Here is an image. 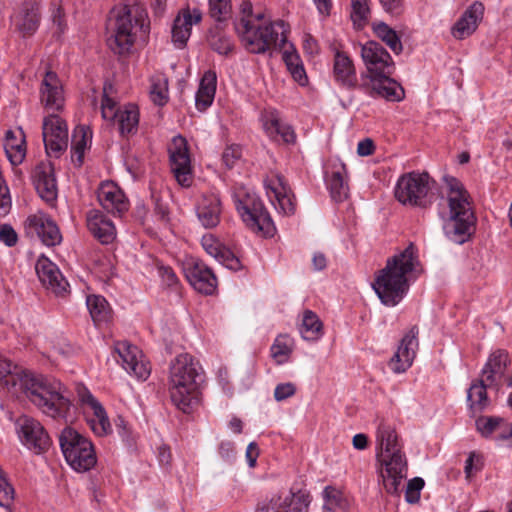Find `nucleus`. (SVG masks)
I'll use <instances>...</instances> for the list:
<instances>
[{
	"label": "nucleus",
	"instance_id": "obj_1",
	"mask_svg": "<svg viewBox=\"0 0 512 512\" xmlns=\"http://www.w3.org/2000/svg\"><path fill=\"white\" fill-rule=\"evenodd\" d=\"M0 381L10 386L14 393L19 387L32 404L52 418L65 417L69 411L67 390L58 380L34 375L3 359L0 360Z\"/></svg>",
	"mask_w": 512,
	"mask_h": 512
},
{
	"label": "nucleus",
	"instance_id": "obj_2",
	"mask_svg": "<svg viewBox=\"0 0 512 512\" xmlns=\"http://www.w3.org/2000/svg\"><path fill=\"white\" fill-rule=\"evenodd\" d=\"M361 58L367 72L361 74L359 89L371 97L388 101H400L404 98V89L391 76L395 64L391 55L376 41H368L361 46Z\"/></svg>",
	"mask_w": 512,
	"mask_h": 512
},
{
	"label": "nucleus",
	"instance_id": "obj_3",
	"mask_svg": "<svg viewBox=\"0 0 512 512\" xmlns=\"http://www.w3.org/2000/svg\"><path fill=\"white\" fill-rule=\"evenodd\" d=\"M421 272L416 248L410 243L403 251L387 259L372 286L384 305L395 306L408 292L410 279Z\"/></svg>",
	"mask_w": 512,
	"mask_h": 512
},
{
	"label": "nucleus",
	"instance_id": "obj_4",
	"mask_svg": "<svg viewBox=\"0 0 512 512\" xmlns=\"http://www.w3.org/2000/svg\"><path fill=\"white\" fill-rule=\"evenodd\" d=\"M40 100L47 116L43 119L42 135L48 155L58 158L68 146V128L58 113L64 108L65 98L61 82L55 72L47 71L42 80Z\"/></svg>",
	"mask_w": 512,
	"mask_h": 512
},
{
	"label": "nucleus",
	"instance_id": "obj_5",
	"mask_svg": "<svg viewBox=\"0 0 512 512\" xmlns=\"http://www.w3.org/2000/svg\"><path fill=\"white\" fill-rule=\"evenodd\" d=\"M234 28L244 47L254 54L282 48L287 41L284 22H264V13H254L249 0H243L240 4V17L234 23Z\"/></svg>",
	"mask_w": 512,
	"mask_h": 512
},
{
	"label": "nucleus",
	"instance_id": "obj_6",
	"mask_svg": "<svg viewBox=\"0 0 512 512\" xmlns=\"http://www.w3.org/2000/svg\"><path fill=\"white\" fill-rule=\"evenodd\" d=\"M377 460L381 463L380 476L385 490L390 494L399 492L406 478L407 460L401 451L395 426L382 419L376 433Z\"/></svg>",
	"mask_w": 512,
	"mask_h": 512
},
{
	"label": "nucleus",
	"instance_id": "obj_7",
	"mask_svg": "<svg viewBox=\"0 0 512 512\" xmlns=\"http://www.w3.org/2000/svg\"><path fill=\"white\" fill-rule=\"evenodd\" d=\"M149 29L148 15L142 6L116 7L111 11L107 23V30L110 33L107 44L114 53L125 54L133 47L137 32L147 36Z\"/></svg>",
	"mask_w": 512,
	"mask_h": 512
},
{
	"label": "nucleus",
	"instance_id": "obj_8",
	"mask_svg": "<svg viewBox=\"0 0 512 512\" xmlns=\"http://www.w3.org/2000/svg\"><path fill=\"white\" fill-rule=\"evenodd\" d=\"M449 216L444 224L447 238L457 244H462L471 234L476 217L472 209L470 195L463 184L452 176H444Z\"/></svg>",
	"mask_w": 512,
	"mask_h": 512
},
{
	"label": "nucleus",
	"instance_id": "obj_9",
	"mask_svg": "<svg viewBox=\"0 0 512 512\" xmlns=\"http://www.w3.org/2000/svg\"><path fill=\"white\" fill-rule=\"evenodd\" d=\"M198 377V363L191 355L180 354L171 362L170 398L172 403L184 413H190L199 404Z\"/></svg>",
	"mask_w": 512,
	"mask_h": 512
},
{
	"label": "nucleus",
	"instance_id": "obj_10",
	"mask_svg": "<svg viewBox=\"0 0 512 512\" xmlns=\"http://www.w3.org/2000/svg\"><path fill=\"white\" fill-rule=\"evenodd\" d=\"M59 442L67 463L78 472L93 468L97 462L92 442L71 427L59 435Z\"/></svg>",
	"mask_w": 512,
	"mask_h": 512
},
{
	"label": "nucleus",
	"instance_id": "obj_11",
	"mask_svg": "<svg viewBox=\"0 0 512 512\" xmlns=\"http://www.w3.org/2000/svg\"><path fill=\"white\" fill-rule=\"evenodd\" d=\"M234 202L243 222L254 232L273 236L275 227L262 201L249 192L239 191L234 195Z\"/></svg>",
	"mask_w": 512,
	"mask_h": 512
},
{
	"label": "nucleus",
	"instance_id": "obj_12",
	"mask_svg": "<svg viewBox=\"0 0 512 512\" xmlns=\"http://www.w3.org/2000/svg\"><path fill=\"white\" fill-rule=\"evenodd\" d=\"M428 173L411 172L399 178L395 189V197L403 204L425 207L430 190Z\"/></svg>",
	"mask_w": 512,
	"mask_h": 512
},
{
	"label": "nucleus",
	"instance_id": "obj_13",
	"mask_svg": "<svg viewBox=\"0 0 512 512\" xmlns=\"http://www.w3.org/2000/svg\"><path fill=\"white\" fill-rule=\"evenodd\" d=\"M309 497L301 491H280L258 502L255 512H308Z\"/></svg>",
	"mask_w": 512,
	"mask_h": 512
},
{
	"label": "nucleus",
	"instance_id": "obj_14",
	"mask_svg": "<svg viewBox=\"0 0 512 512\" xmlns=\"http://www.w3.org/2000/svg\"><path fill=\"white\" fill-rule=\"evenodd\" d=\"M168 151L171 171L173 172L175 179L182 187L191 186L192 169L186 139L181 135L173 137Z\"/></svg>",
	"mask_w": 512,
	"mask_h": 512
},
{
	"label": "nucleus",
	"instance_id": "obj_15",
	"mask_svg": "<svg viewBox=\"0 0 512 512\" xmlns=\"http://www.w3.org/2000/svg\"><path fill=\"white\" fill-rule=\"evenodd\" d=\"M16 426L22 442L30 450L36 453L48 450L51 440L39 421L24 415L18 418Z\"/></svg>",
	"mask_w": 512,
	"mask_h": 512
},
{
	"label": "nucleus",
	"instance_id": "obj_16",
	"mask_svg": "<svg viewBox=\"0 0 512 512\" xmlns=\"http://www.w3.org/2000/svg\"><path fill=\"white\" fill-rule=\"evenodd\" d=\"M418 333V328L413 326L402 338L397 351L388 362L394 373H403L412 365L419 346Z\"/></svg>",
	"mask_w": 512,
	"mask_h": 512
},
{
	"label": "nucleus",
	"instance_id": "obj_17",
	"mask_svg": "<svg viewBox=\"0 0 512 512\" xmlns=\"http://www.w3.org/2000/svg\"><path fill=\"white\" fill-rule=\"evenodd\" d=\"M115 352L119 355L123 368L137 378L145 380L150 374V367L144 361L142 352L137 346L126 341L115 344Z\"/></svg>",
	"mask_w": 512,
	"mask_h": 512
},
{
	"label": "nucleus",
	"instance_id": "obj_18",
	"mask_svg": "<svg viewBox=\"0 0 512 512\" xmlns=\"http://www.w3.org/2000/svg\"><path fill=\"white\" fill-rule=\"evenodd\" d=\"M35 270L43 286L56 296H65L68 293V282L58 267L46 257H40Z\"/></svg>",
	"mask_w": 512,
	"mask_h": 512
},
{
	"label": "nucleus",
	"instance_id": "obj_19",
	"mask_svg": "<svg viewBox=\"0 0 512 512\" xmlns=\"http://www.w3.org/2000/svg\"><path fill=\"white\" fill-rule=\"evenodd\" d=\"M25 228L28 234H36L46 246L58 245L62 240L56 223L43 213L30 215L25 222Z\"/></svg>",
	"mask_w": 512,
	"mask_h": 512
},
{
	"label": "nucleus",
	"instance_id": "obj_20",
	"mask_svg": "<svg viewBox=\"0 0 512 512\" xmlns=\"http://www.w3.org/2000/svg\"><path fill=\"white\" fill-rule=\"evenodd\" d=\"M97 198L100 205L107 212L121 216L128 211L129 202L123 191L112 181L100 184L97 191Z\"/></svg>",
	"mask_w": 512,
	"mask_h": 512
},
{
	"label": "nucleus",
	"instance_id": "obj_21",
	"mask_svg": "<svg viewBox=\"0 0 512 512\" xmlns=\"http://www.w3.org/2000/svg\"><path fill=\"white\" fill-rule=\"evenodd\" d=\"M333 78L341 87L354 90L359 89L356 68L353 60L346 52L335 49L333 57Z\"/></svg>",
	"mask_w": 512,
	"mask_h": 512
},
{
	"label": "nucleus",
	"instance_id": "obj_22",
	"mask_svg": "<svg viewBox=\"0 0 512 512\" xmlns=\"http://www.w3.org/2000/svg\"><path fill=\"white\" fill-rule=\"evenodd\" d=\"M510 364V358L505 350H496L490 354L486 364L481 371V379L486 385L494 386L496 390L502 384L505 373Z\"/></svg>",
	"mask_w": 512,
	"mask_h": 512
},
{
	"label": "nucleus",
	"instance_id": "obj_23",
	"mask_svg": "<svg viewBox=\"0 0 512 512\" xmlns=\"http://www.w3.org/2000/svg\"><path fill=\"white\" fill-rule=\"evenodd\" d=\"M267 189H269L277 202V209L284 215H292L296 211L295 196L288 186L284 176L279 173L265 181Z\"/></svg>",
	"mask_w": 512,
	"mask_h": 512
},
{
	"label": "nucleus",
	"instance_id": "obj_24",
	"mask_svg": "<svg viewBox=\"0 0 512 512\" xmlns=\"http://www.w3.org/2000/svg\"><path fill=\"white\" fill-rule=\"evenodd\" d=\"M186 277L195 290L207 295L217 287V278L212 270L203 262H193L186 270Z\"/></svg>",
	"mask_w": 512,
	"mask_h": 512
},
{
	"label": "nucleus",
	"instance_id": "obj_25",
	"mask_svg": "<svg viewBox=\"0 0 512 512\" xmlns=\"http://www.w3.org/2000/svg\"><path fill=\"white\" fill-rule=\"evenodd\" d=\"M202 14L200 10L194 9H183L177 17L174 19L172 26V41L178 48H183L190 35L193 24H197L201 21Z\"/></svg>",
	"mask_w": 512,
	"mask_h": 512
},
{
	"label": "nucleus",
	"instance_id": "obj_26",
	"mask_svg": "<svg viewBox=\"0 0 512 512\" xmlns=\"http://www.w3.org/2000/svg\"><path fill=\"white\" fill-rule=\"evenodd\" d=\"M483 14V4L478 1L472 3L453 26V36L457 39H464L470 36L477 29Z\"/></svg>",
	"mask_w": 512,
	"mask_h": 512
},
{
	"label": "nucleus",
	"instance_id": "obj_27",
	"mask_svg": "<svg viewBox=\"0 0 512 512\" xmlns=\"http://www.w3.org/2000/svg\"><path fill=\"white\" fill-rule=\"evenodd\" d=\"M204 250L219 263L232 271H238L242 265L240 260L227 247L222 245L212 234H206L201 239Z\"/></svg>",
	"mask_w": 512,
	"mask_h": 512
},
{
	"label": "nucleus",
	"instance_id": "obj_28",
	"mask_svg": "<svg viewBox=\"0 0 512 512\" xmlns=\"http://www.w3.org/2000/svg\"><path fill=\"white\" fill-rule=\"evenodd\" d=\"M34 185L39 196L46 202H52L57 197L56 180L50 163L36 166L33 174Z\"/></svg>",
	"mask_w": 512,
	"mask_h": 512
},
{
	"label": "nucleus",
	"instance_id": "obj_29",
	"mask_svg": "<svg viewBox=\"0 0 512 512\" xmlns=\"http://www.w3.org/2000/svg\"><path fill=\"white\" fill-rule=\"evenodd\" d=\"M263 128L273 140H282L285 143L295 141V133L291 126L282 122L276 110L265 111L262 114Z\"/></svg>",
	"mask_w": 512,
	"mask_h": 512
},
{
	"label": "nucleus",
	"instance_id": "obj_30",
	"mask_svg": "<svg viewBox=\"0 0 512 512\" xmlns=\"http://www.w3.org/2000/svg\"><path fill=\"white\" fill-rule=\"evenodd\" d=\"M87 227L102 244H109L116 237L114 224L98 210H92L87 214Z\"/></svg>",
	"mask_w": 512,
	"mask_h": 512
},
{
	"label": "nucleus",
	"instance_id": "obj_31",
	"mask_svg": "<svg viewBox=\"0 0 512 512\" xmlns=\"http://www.w3.org/2000/svg\"><path fill=\"white\" fill-rule=\"evenodd\" d=\"M221 202L216 194L203 195L197 205V216L205 228L216 227L220 222Z\"/></svg>",
	"mask_w": 512,
	"mask_h": 512
},
{
	"label": "nucleus",
	"instance_id": "obj_32",
	"mask_svg": "<svg viewBox=\"0 0 512 512\" xmlns=\"http://www.w3.org/2000/svg\"><path fill=\"white\" fill-rule=\"evenodd\" d=\"M327 185L335 202H343L348 198L349 185L345 164L339 163L333 166L332 171L327 175Z\"/></svg>",
	"mask_w": 512,
	"mask_h": 512
},
{
	"label": "nucleus",
	"instance_id": "obj_33",
	"mask_svg": "<svg viewBox=\"0 0 512 512\" xmlns=\"http://www.w3.org/2000/svg\"><path fill=\"white\" fill-rule=\"evenodd\" d=\"M217 84V75L213 70H208L201 78L199 89L196 93V107L200 111L206 110L213 102Z\"/></svg>",
	"mask_w": 512,
	"mask_h": 512
},
{
	"label": "nucleus",
	"instance_id": "obj_34",
	"mask_svg": "<svg viewBox=\"0 0 512 512\" xmlns=\"http://www.w3.org/2000/svg\"><path fill=\"white\" fill-rule=\"evenodd\" d=\"M40 23L39 8L36 3L23 4L20 14L17 16L16 26L24 35H32Z\"/></svg>",
	"mask_w": 512,
	"mask_h": 512
},
{
	"label": "nucleus",
	"instance_id": "obj_35",
	"mask_svg": "<svg viewBox=\"0 0 512 512\" xmlns=\"http://www.w3.org/2000/svg\"><path fill=\"white\" fill-rule=\"evenodd\" d=\"M488 388H494V386L486 385V382L481 378L473 382L469 387L467 391V401L473 413L482 412L489 406L490 400L487 395Z\"/></svg>",
	"mask_w": 512,
	"mask_h": 512
},
{
	"label": "nucleus",
	"instance_id": "obj_36",
	"mask_svg": "<svg viewBox=\"0 0 512 512\" xmlns=\"http://www.w3.org/2000/svg\"><path fill=\"white\" fill-rule=\"evenodd\" d=\"M86 304L96 325L106 323L111 319V308L107 300L100 295H89Z\"/></svg>",
	"mask_w": 512,
	"mask_h": 512
},
{
	"label": "nucleus",
	"instance_id": "obj_37",
	"mask_svg": "<svg viewBox=\"0 0 512 512\" xmlns=\"http://www.w3.org/2000/svg\"><path fill=\"white\" fill-rule=\"evenodd\" d=\"M4 149L9 161L13 165L22 163L26 155L24 136L21 135V137L17 139L11 130L7 131Z\"/></svg>",
	"mask_w": 512,
	"mask_h": 512
},
{
	"label": "nucleus",
	"instance_id": "obj_38",
	"mask_svg": "<svg viewBox=\"0 0 512 512\" xmlns=\"http://www.w3.org/2000/svg\"><path fill=\"white\" fill-rule=\"evenodd\" d=\"M373 31L375 35L381 39L395 54H400L402 52L403 45L400 36L386 23H374Z\"/></svg>",
	"mask_w": 512,
	"mask_h": 512
},
{
	"label": "nucleus",
	"instance_id": "obj_39",
	"mask_svg": "<svg viewBox=\"0 0 512 512\" xmlns=\"http://www.w3.org/2000/svg\"><path fill=\"white\" fill-rule=\"evenodd\" d=\"M139 122V112L135 105L125 106L118 114L117 124L121 135L136 132Z\"/></svg>",
	"mask_w": 512,
	"mask_h": 512
},
{
	"label": "nucleus",
	"instance_id": "obj_40",
	"mask_svg": "<svg viewBox=\"0 0 512 512\" xmlns=\"http://www.w3.org/2000/svg\"><path fill=\"white\" fill-rule=\"evenodd\" d=\"M207 41L212 50L221 55H228L233 51V42L221 29H210Z\"/></svg>",
	"mask_w": 512,
	"mask_h": 512
},
{
	"label": "nucleus",
	"instance_id": "obj_41",
	"mask_svg": "<svg viewBox=\"0 0 512 512\" xmlns=\"http://www.w3.org/2000/svg\"><path fill=\"white\" fill-rule=\"evenodd\" d=\"M283 60L293 79L301 86L306 85L308 78L299 55L295 51H285Z\"/></svg>",
	"mask_w": 512,
	"mask_h": 512
},
{
	"label": "nucleus",
	"instance_id": "obj_42",
	"mask_svg": "<svg viewBox=\"0 0 512 512\" xmlns=\"http://www.w3.org/2000/svg\"><path fill=\"white\" fill-rule=\"evenodd\" d=\"M324 509L330 512H348V501L336 488L327 486L323 491Z\"/></svg>",
	"mask_w": 512,
	"mask_h": 512
},
{
	"label": "nucleus",
	"instance_id": "obj_43",
	"mask_svg": "<svg viewBox=\"0 0 512 512\" xmlns=\"http://www.w3.org/2000/svg\"><path fill=\"white\" fill-rule=\"evenodd\" d=\"M88 132L84 126H79L74 130L72 136V161L81 166L84 159V152L87 147Z\"/></svg>",
	"mask_w": 512,
	"mask_h": 512
},
{
	"label": "nucleus",
	"instance_id": "obj_44",
	"mask_svg": "<svg viewBox=\"0 0 512 512\" xmlns=\"http://www.w3.org/2000/svg\"><path fill=\"white\" fill-rule=\"evenodd\" d=\"M321 331L322 322L318 316L310 310L305 311L300 330L302 337L306 340H316L321 335Z\"/></svg>",
	"mask_w": 512,
	"mask_h": 512
},
{
	"label": "nucleus",
	"instance_id": "obj_45",
	"mask_svg": "<svg viewBox=\"0 0 512 512\" xmlns=\"http://www.w3.org/2000/svg\"><path fill=\"white\" fill-rule=\"evenodd\" d=\"M271 356L277 364H282L293 351V340L288 335H279L271 346Z\"/></svg>",
	"mask_w": 512,
	"mask_h": 512
},
{
	"label": "nucleus",
	"instance_id": "obj_46",
	"mask_svg": "<svg viewBox=\"0 0 512 512\" xmlns=\"http://www.w3.org/2000/svg\"><path fill=\"white\" fill-rule=\"evenodd\" d=\"M92 411L93 416L89 419V423L94 433L99 436L108 434L111 431V424L103 406L100 404Z\"/></svg>",
	"mask_w": 512,
	"mask_h": 512
},
{
	"label": "nucleus",
	"instance_id": "obj_47",
	"mask_svg": "<svg viewBox=\"0 0 512 512\" xmlns=\"http://www.w3.org/2000/svg\"><path fill=\"white\" fill-rule=\"evenodd\" d=\"M369 0H351V19L358 28H362L370 14V9L368 6Z\"/></svg>",
	"mask_w": 512,
	"mask_h": 512
},
{
	"label": "nucleus",
	"instance_id": "obj_48",
	"mask_svg": "<svg viewBox=\"0 0 512 512\" xmlns=\"http://www.w3.org/2000/svg\"><path fill=\"white\" fill-rule=\"evenodd\" d=\"M209 13L219 22L226 20L231 13L230 0H209Z\"/></svg>",
	"mask_w": 512,
	"mask_h": 512
},
{
	"label": "nucleus",
	"instance_id": "obj_49",
	"mask_svg": "<svg viewBox=\"0 0 512 512\" xmlns=\"http://www.w3.org/2000/svg\"><path fill=\"white\" fill-rule=\"evenodd\" d=\"M150 97L154 104L163 106L168 100L166 80L153 81L150 89Z\"/></svg>",
	"mask_w": 512,
	"mask_h": 512
},
{
	"label": "nucleus",
	"instance_id": "obj_50",
	"mask_svg": "<svg viewBox=\"0 0 512 512\" xmlns=\"http://www.w3.org/2000/svg\"><path fill=\"white\" fill-rule=\"evenodd\" d=\"M502 421L500 417H479L476 420V428L483 436L488 437Z\"/></svg>",
	"mask_w": 512,
	"mask_h": 512
},
{
	"label": "nucleus",
	"instance_id": "obj_51",
	"mask_svg": "<svg viewBox=\"0 0 512 512\" xmlns=\"http://www.w3.org/2000/svg\"><path fill=\"white\" fill-rule=\"evenodd\" d=\"M122 109H116V102L108 97L107 88L104 87V95L101 104L102 117L105 120H114L117 122L118 114Z\"/></svg>",
	"mask_w": 512,
	"mask_h": 512
},
{
	"label": "nucleus",
	"instance_id": "obj_52",
	"mask_svg": "<svg viewBox=\"0 0 512 512\" xmlns=\"http://www.w3.org/2000/svg\"><path fill=\"white\" fill-rule=\"evenodd\" d=\"M242 150L239 145H230L228 146L223 154H222V160L223 163L227 168H232L236 161H238L241 158Z\"/></svg>",
	"mask_w": 512,
	"mask_h": 512
},
{
	"label": "nucleus",
	"instance_id": "obj_53",
	"mask_svg": "<svg viewBox=\"0 0 512 512\" xmlns=\"http://www.w3.org/2000/svg\"><path fill=\"white\" fill-rule=\"evenodd\" d=\"M0 241L8 247H13L17 244L18 235L13 227L9 224H3L0 227Z\"/></svg>",
	"mask_w": 512,
	"mask_h": 512
},
{
	"label": "nucleus",
	"instance_id": "obj_54",
	"mask_svg": "<svg viewBox=\"0 0 512 512\" xmlns=\"http://www.w3.org/2000/svg\"><path fill=\"white\" fill-rule=\"evenodd\" d=\"M296 392V386L291 383H281L278 384L274 390V398L277 401H283L291 396H293Z\"/></svg>",
	"mask_w": 512,
	"mask_h": 512
},
{
	"label": "nucleus",
	"instance_id": "obj_55",
	"mask_svg": "<svg viewBox=\"0 0 512 512\" xmlns=\"http://www.w3.org/2000/svg\"><path fill=\"white\" fill-rule=\"evenodd\" d=\"M158 271L163 283L166 286L172 287L177 284L178 279L172 268L168 266H159Z\"/></svg>",
	"mask_w": 512,
	"mask_h": 512
},
{
	"label": "nucleus",
	"instance_id": "obj_56",
	"mask_svg": "<svg viewBox=\"0 0 512 512\" xmlns=\"http://www.w3.org/2000/svg\"><path fill=\"white\" fill-rule=\"evenodd\" d=\"M11 199L9 190L3 181L0 179V214H6L10 208Z\"/></svg>",
	"mask_w": 512,
	"mask_h": 512
},
{
	"label": "nucleus",
	"instance_id": "obj_57",
	"mask_svg": "<svg viewBox=\"0 0 512 512\" xmlns=\"http://www.w3.org/2000/svg\"><path fill=\"white\" fill-rule=\"evenodd\" d=\"M375 150L374 143L371 139L366 138L358 143L357 153L360 156H369L373 154Z\"/></svg>",
	"mask_w": 512,
	"mask_h": 512
},
{
	"label": "nucleus",
	"instance_id": "obj_58",
	"mask_svg": "<svg viewBox=\"0 0 512 512\" xmlns=\"http://www.w3.org/2000/svg\"><path fill=\"white\" fill-rule=\"evenodd\" d=\"M78 394L81 402L83 404L88 405L91 408V410L94 409L96 406L100 405V403L86 388L83 387L79 389Z\"/></svg>",
	"mask_w": 512,
	"mask_h": 512
},
{
	"label": "nucleus",
	"instance_id": "obj_59",
	"mask_svg": "<svg viewBox=\"0 0 512 512\" xmlns=\"http://www.w3.org/2000/svg\"><path fill=\"white\" fill-rule=\"evenodd\" d=\"M259 456V449L255 442H251L246 449V459L250 467H254Z\"/></svg>",
	"mask_w": 512,
	"mask_h": 512
},
{
	"label": "nucleus",
	"instance_id": "obj_60",
	"mask_svg": "<svg viewBox=\"0 0 512 512\" xmlns=\"http://www.w3.org/2000/svg\"><path fill=\"white\" fill-rule=\"evenodd\" d=\"M383 8L390 13L399 14L403 0H379Z\"/></svg>",
	"mask_w": 512,
	"mask_h": 512
},
{
	"label": "nucleus",
	"instance_id": "obj_61",
	"mask_svg": "<svg viewBox=\"0 0 512 512\" xmlns=\"http://www.w3.org/2000/svg\"><path fill=\"white\" fill-rule=\"evenodd\" d=\"M219 453L220 455L225 458L229 459L234 454V445L231 442H223L219 446Z\"/></svg>",
	"mask_w": 512,
	"mask_h": 512
},
{
	"label": "nucleus",
	"instance_id": "obj_62",
	"mask_svg": "<svg viewBox=\"0 0 512 512\" xmlns=\"http://www.w3.org/2000/svg\"><path fill=\"white\" fill-rule=\"evenodd\" d=\"M303 45L305 51L311 55L318 52L317 42L310 35L305 37Z\"/></svg>",
	"mask_w": 512,
	"mask_h": 512
},
{
	"label": "nucleus",
	"instance_id": "obj_63",
	"mask_svg": "<svg viewBox=\"0 0 512 512\" xmlns=\"http://www.w3.org/2000/svg\"><path fill=\"white\" fill-rule=\"evenodd\" d=\"M368 445V438L365 434H356L354 437H353V446L354 448L358 449V450H363L367 447Z\"/></svg>",
	"mask_w": 512,
	"mask_h": 512
},
{
	"label": "nucleus",
	"instance_id": "obj_64",
	"mask_svg": "<svg viewBox=\"0 0 512 512\" xmlns=\"http://www.w3.org/2000/svg\"><path fill=\"white\" fill-rule=\"evenodd\" d=\"M423 486H424V480L422 478L415 477V478L409 480V482L407 484L406 491H410V492L414 491V492L420 493Z\"/></svg>",
	"mask_w": 512,
	"mask_h": 512
}]
</instances>
